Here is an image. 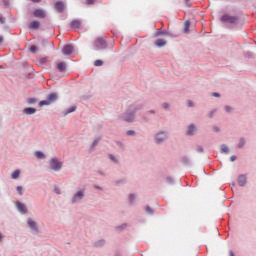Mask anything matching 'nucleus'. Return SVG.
<instances>
[{"instance_id":"8","label":"nucleus","mask_w":256,"mask_h":256,"mask_svg":"<svg viewBox=\"0 0 256 256\" xmlns=\"http://www.w3.org/2000/svg\"><path fill=\"white\" fill-rule=\"evenodd\" d=\"M63 55H71L73 53V46L72 45H65L62 48Z\"/></svg>"},{"instance_id":"27","label":"nucleus","mask_w":256,"mask_h":256,"mask_svg":"<svg viewBox=\"0 0 256 256\" xmlns=\"http://www.w3.org/2000/svg\"><path fill=\"white\" fill-rule=\"evenodd\" d=\"M244 146H245V139H240L238 147L241 149V147H244Z\"/></svg>"},{"instance_id":"34","label":"nucleus","mask_w":256,"mask_h":256,"mask_svg":"<svg viewBox=\"0 0 256 256\" xmlns=\"http://www.w3.org/2000/svg\"><path fill=\"white\" fill-rule=\"evenodd\" d=\"M212 97H221V95L219 93H217V92H213L212 93Z\"/></svg>"},{"instance_id":"21","label":"nucleus","mask_w":256,"mask_h":256,"mask_svg":"<svg viewBox=\"0 0 256 256\" xmlns=\"http://www.w3.org/2000/svg\"><path fill=\"white\" fill-rule=\"evenodd\" d=\"M35 157H37V159H45V154H43L41 151H36Z\"/></svg>"},{"instance_id":"2","label":"nucleus","mask_w":256,"mask_h":256,"mask_svg":"<svg viewBox=\"0 0 256 256\" xmlns=\"http://www.w3.org/2000/svg\"><path fill=\"white\" fill-rule=\"evenodd\" d=\"M221 23H229V24H235L237 23V17L231 16L229 14H224L220 18Z\"/></svg>"},{"instance_id":"17","label":"nucleus","mask_w":256,"mask_h":256,"mask_svg":"<svg viewBox=\"0 0 256 256\" xmlns=\"http://www.w3.org/2000/svg\"><path fill=\"white\" fill-rule=\"evenodd\" d=\"M74 111H77V106H71L64 112V115H69V113H74Z\"/></svg>"},{"instance_id":"10","label":"nucleus","mask_w":256,"mask_h":256,"mask_svg":"<svg viewBox=\"0 0 256 256\" xmlns=\"http://www.w3.org/2000/svg\"><path fill=\"white\" fill-rule=\"evenodd\" d=\"M246 183H247V177H245V175H240L238 177V185H240V187H244Z\"/></svg>"},{"instance_id":"25","label":"nucleus","mask_w":256,"mask_h":256,"mask_svg":"<svg viewBox=\"0 0 256 256\" xmlns=\"http://www.w3.org/2000/svg\"><path fill=\"white\" fill-rule=\"evenodd\" d=\"M94 65H95V67H101V65H103V60H96L94 62Z\"/></svg>"},{"instance_id":"48","label":"nucleus","mask_w":256,"mask_h":256,"mask_svg":"<svg viewBox=\"0 0 256 256\" xmlns=\"http://www.w3.org/2000/svg\"><path fill=\"white\" fill-rule=\"evenodd\" d=\"M110 159H112V161H115V157L113 156H110Z\"/></svg>"},{"instance_id":"13","label":"nucleus","mask_w":256,"mask_h":256,"mask_svg":"<svg viewBox=\"0 0 256 256\" xmlns=\"http://www.w3.org/2000/svg\"><path fill=\"white\" fill-rule=\"evenodd\" d=\"M39 27H41V23L37 20H34L29 24V29H39Z\"/></svg>"},{"instance_id":"6","label":"nucleus","mask_w":256,"mask_h":256,"mask_svg":"<svg viewBox=\"0 0 256 256\" xmlns=\"http://www.w3.org/2000/svg\"><path fill=\"white\" fill-rule=\"evenodd\" d=\"M95 45L98 49H105V47H107V42L101 38H98L95 42Z\"/></svg>"},{"instance_id":"46","label":"nucleus","mask_w":256,"mask_h":256,"mask_svg":"<svg viewBox=\"0 0 256 256\" xmlns=\"http://www.w3.org/2000/svg\"><path fill=\"white\" fill-rule=\"evenodd\" d=\"M123 227H125V225H123V226H118L117 229H123Z\"/></svg>"},{"instance_id":"18","label":"nucleus","mask_w":256,"mask_h":256,"mask_svg":"<svg viewBox=\"0 0 256 256\" xmlns=\"http://www.w3.org/2000/svg\"><path fill=\"white\" fill-rule=\"evenodd\" d=\"M21 175V171L19 170H15L12 174H11V179H19V176Z\"/></svg>"},{"instance_id":"7","label":"nucleus","mask_w":256,"mask_h":256,"mask_svg":"<svg viewBox=\"0 0 256 256\" xmlns=\"http://www.w3.org/2000/svg\"><path fill=\"white\" fill-rule=\"evenodd\" d=\"M55 9L58 13H63L65 11V4L61 1L55 3Z\"/></svg>"},{"instance_id":"26","label":"nucleus","mask_w":256,"mask_h":256,"mask_svg":"<svg viewBox=\"0 0 256 256\" xmlns=\"http://www.w3.org/2000/svg\"><path fill=\"white\" fill-rule=\"evenodd\" d=\"M145 211H146V213H148L149 215H153V209H151V207L147 206V207L145 208Z\"/></svg>"},{"instance_id":"29","label":"nucleus","mask_w":256,"mask_h":256,"mask_svg":"<svg viewBox=\"0 0 256 256\" xmlns=\"http://www.w3.org/2000/svg\"><path fill=\"white\" fill-rule=\"evenodd\" d=\"M16 190L18 191L19 195H23V187L17 186Z\"/></svg>"},{"instance_id":"47","label":"nucleus","mask_w":256,"mask_h":256,"mask_svg":"<svg viewBox=\"0 0 256 256\" xmlns=\"http://www.w3.org/2000/svg\"><path fill=\"white\" fill-rule=\"evenodd\" d=\"M229 255H230V256H235V255L233 254V251H230V252H229Z\"/></svg>"},{"instance_id":"15","label":"nucleus","mask_w":256,"mask_h":256,"mask_svg":"<svg viewBox=\"0 0 256 256\" xmlns=\"http://www.w3.org/2000/svg\"><path fill=\"white\" fill-rule=\"evenodd\" d=\"M165 137H167L165 132L158 133L157 136H156L157 143H161L165 139Z\"/></svg>"},{"instance_id":"30","label":"nucleus","mask_w":256,"mask_h":256,"mask_svg":"<svg viewBox=\"0 0 256 256\" xmlns=\"http://www.w3.org/2000/svg\"><path fill=\"white\" fill-rule=\"evenodd\" d=\"M29 50L31 53H35L37 51V46H31Z\"/></svg>"},{"instance_id":"37","label":"nucleus","mask_w":256,"mask_h":256,"mask_svg":"<svg viewBox=\"0 0 256 256\" xmlns=\"http://www.w3.org/2000/svg\"><path fill=\"white\" fill-rule=\"evenodd\" d=\"M0 23L2 24V25H4V23H5V18H0Z\"/></svg>"},{"instance_id":"24","label":"nucleus","mask_w":256,"mask_h":256,"mask_svg":"<svg viewBox=\"0 0 256 256\" xmlns=\"http://www.w3.org/2000/svg\"><path fill=\"white\" fill-rule=\"evenodd\" d=\"M134 118H135V116H133V114H131L130 116H126L125 121H127L128 123H131V121H133Z\"/></svg>"},{"instance_id":"11","label":"nucleus","mask_w":256,"mask_h":256,"mask_svg":"<svg viewBox=\"0 0 256 256\" xmlns=\"http://www.w3.org/2000/svg\"><path fill=\"white\" fill-rule=\"evenodd\" d=\"M154 45L156 47H165V45H167V41H165L164 39H157L155 40Z\"/></svg>"},{"instance_id":"36","label":"nucleus","mask_w":256,"mask_h":256,"mask_svg":"<svg viewBox=\"0 0 256 256\" xmlns=\"http://www.w3.org/2000/svg\"><path fill=\"white\" fill-rule=\"evenodd\" d=\"M129 199H130L131 202H133L135 200V196L133 194H130Z\"/></svg>"},{"instance_id":"20","label":"nucleus","mask_w":256,"mask_h":256,"mask_svg":"<svg viewBox=\"0 0 256 256\" xmlns=\"http://www.w3.org/2000/svg\"><path fill=\"white\" fill-rule=\"evenodd\" d=\"M84 197V193L83 191H78L75 196H74V200H77V199H83Z\"/></svg>"},{"instance_id":"5","label":"nucleus","mask_w":256,"mask_h":256,"mask_svg":"<svg viewBox=\"0 0 256 256\" xmlns=\"http://www.w3.org/2000/svg\"><path fill=\"white\" fill-rule=\"evenodd\" d=\"M56 71H58L59 73H65V71H67V63L56 62Z\"/></svg>"},{"instance_id":"44","label":"nucleus","mask_w":256,"mask_h":256,"mask_svg":"<svg viewBox=\"0 0 256 256\" xmlns=\"http://www.w3.org/2000/svg\"><path fill=\"white\" fill-rule=\"evenodd\" d=\"M0 241H3V234L0 232Z\"/></svg>"},{"instance_id":"4","label":"nucleus","mask_w":256,"mask_h":256,"mask_svg":"<svg viewBox=\"0 0 256 256\" xmlns=\"http://www.w3.org/2000/svg\"><path fill=\"white\" fill-rule=\"evenodd\" d=\"M33 17H36L37 19H45V17H47V14L44 12L43 9H35L33 11Z\"/></svg>"},{"instance_id":"12","label":"nucleus","mask_w":256,"mask_h":256,"mask_svg":"<svg viewBox=\"0 0 256 256\" xmlns=\"http://www.w3.org/2000/svg\"><path fill=\"white\" fill-rule=\"evenodd\" d=\"M27 223H28L29 227L32 228L33 231H37V223H35V221H33V219L28 218Z\"/></svg>"},{"instance_id":"23","label":"nucleus","mask_w":256,"mask_h":256,"mask_svg":"<svg viewBox=\"0 0 256 256\" xmlns=\"http://www.w3.org/2000/svg\"><path fill=\"white\" fill-rule=\"evenodd\" d=\"M220 149L222 153H229V148L226 145H222Z\"/></svg>"},{"instance_id":"33","label":"nucleus","mask_w":256,"mask_h":256,"mask_svg":"<svg viewBox=\"0 0 256 256\" xmlns=\"http://www.w3.org/2000/svg\"><path fill=\"white\" fill-rule=\"evenodd\" d=\"M86 3H88V5H93V3H95V0H86Z\"/></svg>"},{"instance_id":"49","label":"nucleus","mask_w":256,"mask_h":256,"mask_svg":"<svg viewBox=\"0 0 256 256\" xmlns=\"http://www.w3.org/2000/svg\"><path fill=\"white\" fill-rule=\"evenodd\" d=\"M157 35H163V32H158Z\"/></svg>"},{"instance_id":"9","label":"nucleus","mask_w":256,"mask_h":256,"mask_svg":"<svg viewBox=\"0 0 256 256\" xmlns=\"http://www.w3.org/2000/svg\"><path fill=\"white\" fill-rule=\"evenodd\" d=\"M16 207H17L18 211L20 213H22V215H25V213H27V206H25V204L18 202L16 204Z\"/></svg>"},{"instance_id":"31","label":"nucleus","mask_w":256,"mask_h":256,"mask_svg":"<svg viewBox=\"0 0 256 256\" xmlns=\"http://www.w3.org/2000/svg\"><path fill=\"white\" fill-rule=\"evenodd\" d=\"M127 135H135V131L133 130H129L126 132Z\"/></svg>"},{"instance_id":"35","label":"nucleus","mask_w":256,"mask_h":256,"mask_svg":"<svg viewBox=\"0 0 256 256\" xmlns=\"http://www.w3.org/2000/svg\"><path fill=\"white\" fill-rule=\"evenodd\" d=\"M231 110H232V109H231L230 106H226V107H225V111H227V113H231Z\"/></svg>"},{"instance_id":"16","label":"nucleus","mask_w":256,"mask_h":256,"mask_svg":"<svg viewBox=\"0 0 256 256\" xmlns=\"http://www.w3.org/2000/svg\"><path fill=\"white\" fill-rule=\"evenodd\" d=\"M24 113H25V115H33V114L37 113V109H35V108H25Z\"/></svg>"},{"instance_id":"42","label":"nucleus","mask_w":256,"mask_h":256,"mask_svg":"<svg viewBox=\"0 0 256 256\" xmlns=\"http://www.w3.org/2000/svg\"><path fill=\"white\" fill-rule=\"evenodd\" d=\"M164 109H167L169 107V104H163Z\"/></svg>"},{"instance_id":"3","label":"nucleus","mask_w":256,"mask_h":256,"mask_svg":"<svg viewBox=\"0 0 256 256\" xmlns=\"http://www.w3.org/2000/svg\"><path fill=\"white\" fill-rule=\"evenodd\" d=\"M49 165L53 171H59L63 167V163L59 162L57 158H52L49 161Z\"/></svg>"},{"instance_id":"38","label":"nucleus","mask_w":256,"mask_h":256,"mask_svg":"<svg viewBox=\"0 0 256 256\" xmlns=\"http://www.w3.org/2000/svg\"><path fill=\"white\" fill-rule=\"evenodd\" d=\"M97 143H99V139H96L93 143V147H95V145H97Z\"/></svg>"},{"instance_id":"22","label":"nucleus","mask_w":256,"mask_h":256,"mask_svg":"<svg viewBox=\"0 0 256 256\" xmlns=\"http://www.w3.org/2000/svg\"><path fill=\"white\" fill-rule=\"evenodd\" d=\"M189 27H191V23L186 21L184 24V33H189Z\"/></svg>"},{"instance_id":"41","label":"nucleus","mask_w":256,"mask_h":256,"mask_svg":"<svg viewBox=\"0 0 256 256\" xmlns=\"http://www.w3.org/2000/svg\"><path fill=\"white\" fill-rule=\"evenodd\" d=\"M188 105H189V107H193V102L189 101Z\"/></svg>"},{"instance_id":"32","label":"nucleus","mask_w":256,"mask_h":256,"mask_svg":"<svg viewBox=\"0 0 256 256\" xmlns=\"http://www.w3.org/2000/svg\"><path fill=\"white\" fill-rule=\"evenodd\" d=\"M54 193H56L57 195H60L61 194V190H59V188H55L54 189Z\"/></svg>"},{"instance_id":"43","label":"nucleus","mask_w":256,"mask_h":256,"mask_svg":"<svg viewBox=\"0 0 256 256\" xmlns=\"http://www.w3.org/2000/svg\"><path fill=\"white\" fill-rule=\"evenodd\" d=\"M213 111L208 114V117H213Z\"/></svg>"},{"instance_id":"40","label":"nucleus","mask_w":256,"mask_h":256,"mask_svg":"<svg viewBox=\"0 0 256 256\" xmlns=\"http://www.w3.org/2000/svg\"><path fill=\"white\" fill-rule=\"evenodd\" d=\"M32 3H41V0H31Z\"/></svg>"},{"instance_id":"28","label":"nucleus","mask_w":256,"mask_h":256,"mask_svg":"<svg viewBox=\"0 0 256 256\" xmlns=\"http://www.w3.org/2000/svg\"><path fill=\"white\" fill-rule=\"evenodd\" d=\"M28 103H29V105H33V103H37V99L30 98V99H28Z\"/></svg>"},{"instance_id":"1","label":"nucleus","mask_w":256,"mask_h":256,"mask_svg":"<svg viewBox=\"0 0 256 256\" xmlns=\"http://www.w3.org/2000/svg\"><path fill=\"white\" fill-rule=\"evenodd\" d=\"M57 101V94L51 93L47 96L46 100H42L39 102V107H43L45 105H51Z\"/></svg>"},{"instance_id":"45","label":"nucleus","mask_w":256,"mask_h":256,"mask_svg":"<svg viewBox=\"0 0 256 256\" xmlns=\"http://www.w3.org/2000/svg\"><path fill=\"white\" fill-rule=\"evenodd\" d=\"M3 44V37H0V45Z\"/></svg>"},{"instance_id":"50","label":"nucleus","mask_w":256,"mask_h":256,"mask_svg":"<svg viewBox=\"0 0 256 256\" xmlns=\"http://www.w3.org/2000/svg\"><path fill=\"white\" fill-rule=\"evenodd\" d=\"M214 131H219V129H217V128H214Z\"/></svg>"},{"instance_id":"19","label":"nucleus","mask_w":256,"mask_h":256,"mask_svg":"<svg viewBox=\"0 0 256 256\" xmlns=\"http://www.w3.org/2000/svg\"><path fill=\"white\" fill-rule=\"evenodd\" d=\"M193 133H195V125L192 124L188 127L187 135H193Z\"/></svg>"},{"instance_id":"39","label":"nucleus","mask_w":256,"mask_h":256,"mask_svg":"<svg viewBox=\"0 0 256 256\" xmlns=\"http://www.w3.org/2000/svg\"><path fill=\"white\" fill-rule=\"evenodd\" d=\"M235 159H237L236 156H231V157H230V161H235Z\"/></svg>"},{"instance_id":"14","label":"nucleus","mask_w":256,"mask_h":256,"mask_svg":"<svg viewBox=\"0 0 256 256\" xmlns=\"http://www.w3.org/2000/svg\"><path fill=\"white\" fill-rule=\"evenodd\" d=\"M70 26L72 27V29H79V27H81V20H73L70 23Z\"/></svg>"}]
</instances>
